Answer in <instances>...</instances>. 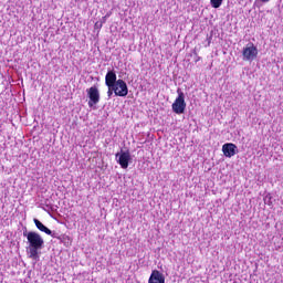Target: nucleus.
<instances>
[{"instance_id": "39448f33", "label": "nucleus", "mask_w": 283, "mask_h": 283, "mask_svg": "<svg viewBox=\"0 0 283 283\" xmlns=\"http://www.w3.org/2000/svg\"><path fill=\"white\" fill-rule=\"evenodd\" d=\"M86 94L90 98L88 107H94V105H98L101 103V92L97 86H92L86 91Z\"/></svg>"}, {"instance_id": "ddd939ff", "label": "nucleus", "mask_w": 283, "mask_h": 283, "mask_svg": "<svg viewBox=\"0 0 283 283\" xmlns=\"http://www.w3.org/2000/svg\"><path fill=\"white\" fill-rule=\"evenodd\" d=\"M262 1V3H269V1H271V0H261Z\"/></svg>"}, {"instance_id": "423d86ee", "label": "nucleus", "mask_w": 283, "mask_h": 283, "mask_svg": "<svg viewBox=\"0 0 283 283\" xmlns=\"http://www.w3.org/2000/svg\"><path fill=\"white\" fill-rule=\"evenodd\" d=\"M115 96L125 97L129 94V87H127V82L124 80H117V83L113 85Z\"/></svg>"}, {"instance_id": "7ed1b4c3", "label": "nucleus", "mask_w": 283, "mask_h": 283, "mask_svg": "<svg viewBox=\"0 0 283 283\" xmlns=\"http://www.w3.org/2000/svg\"><path fill=\"white\" fill-rule=\"evenodd\" d=\"M177 98L172 103V112L175 114H185V109H187V103L185 102V93L182 91L177 90Z\"/></svg>"}, {"instance_id": "20e7f679", "label": "nucleus", "mask_w": 283, "mask_h": 283, "mask_svg": "<svg viewBox=\"0 0 283 283\" xmlns=\"http://www.w3.org/2000/svg\"><path fill=\"white\" fill-rule=\"evenodd\" d=\"M115 158L122 169H127L129 167V163H132V154L129 150H122L115 155Z\"/></svg>"}, {"instance_id": "9d476101", "label": "nucleus", "mask_w": 283, "mask_h": 283, "mask_svg": "<svg viewBox=\"0 0 283 283\" xmlns=\"http://www.w3.org/2000/svg\"><path fill=\"white\" fill-rule=\"evenodd\" d=\"M33 222H34L36 229H39V231H42L43 233H46V235H53L52 230H50L42 222H40L39 219H34Z\"/></svg>"}, {"instance_id": "6e6552de", "label": "nucleus", "mask_w": 283, "mask_h": 283, "mask_svg": "<svg viewBox=\"0 0 283 283\" xmlns=\"http://www.w3.org/2000/svg\"><path fill=\"white\" fill-rule=\"evenodd\" d=\"M148 283H165V274L158 270H154L149 276Z\"/></svg>"}, {"instance_id": "f257e3e1", "label": "nucleus", "mask_w": 283, "mask_h": 283, "mask_svg": "<svg viewBox=\"0 0 283 283\" xmlns=\"http://www.w3.org/2000/svg\"><path fill=\"white\" fill-rule=\"evenodd\" d=\"M24 238H27L29 243V258L31 260H39V251L43 249L45 241L43 237L36 232H23Z\"/></svg>"}, {"instance_id": "f8f14e48", "label": "nucleus", "mask_w": 283, "mask_h": 283, "mask_svg": "<svg viewBox=\"0 0 283 283\" xmlns=\"http://www.w3.org/2000/svg\"><path fill=\"white\" fill-rule=\"evenodd\" d=\"M108 91H107V96L108 98H112V96L114 95V86H107Z\"/></svg>"}, {"instance_id": "9b49d317", "label": "nucleus", "mask_w": 283, "mask_h": 283, "mask_svg": "<svg viewBox=\"0 0 283 283\" xmlns=\"http://www.w3.org/2000/svg\"><path fill=\"white\" fill-rule=\"evenodd\" d=\"M222 1L223 0H210V6L214 9H218L220 6H222Z\"/></svg>"}, {"instance_id": "1a4fd4ad", "label": "nucleus", "mask_w": 283, "mask_h": 283, "mask_svg": "<svg viewBox=\"0 0 283 283\" xmlns=\"http://www.w3.org/2000/svg\"><path fill=\"white\" fill-rule=\"evenodd\" d=\"M115 83H118L116 72L108 71L105 75V85L106 87H112L115 85Z\"/></svg>"}, {"instance_id": "0eeeda50", "label": "nucleus", "mask_w": 283, "mask_h": 283, "mask_svg": "<svg viewBox=\"0 0 283 283\" xmlns=\"http://www.w3.org/2000/svg\"><path fill=\"white\" fill-rule=\"evenodd\" d=\"M223 156L226 158H233L238 154V146L233 143H228L222 146Z\"/></svg>"}, {"instance_id": "4468645a", "label": "nucleus", "mask_w": 283, "mask_h": 283, "mask_svg": "<svg viewBox=\"0 0 283 283\" xmlns=\"http://www.w3.org/2000/svg\"><path fill=\"white\" fill-rule=\"evenodd\" d=\"M103 19H104V21H105V19H107V15H106V17H104Z\"/></svg>"}, {"instance_id": "f03ea898", "label": "nucleus", "mask_w": 283, "mask_h": 283, "mask_svg": "<svg viewBox=\"0 0 283 283\" xmlns=\"http://www.w3.org/2000/svg\"><path fill=\"white\" fill-rule=\"evenodd\" d=\"M243 61L253 63L258 59V46L253 43H248L242 50Z\"/></svg>"}]
</instances>
